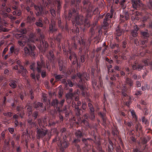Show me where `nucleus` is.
<instances>
[{"instance_id": "1", "label": "nucleus", "mask_w": 152, "mask_h": 152, "mask_svg": "<svg viewBox=\"0 0 152 152\" xmlns=\"http://www.w3.org/2000/svg\"><path fill=\"white\" fill-rule=\"evenodd\" d=\"M80 2V0H71V4L74 7L70 9L68 16L65 17L66 20H69L72 19L73 26H75L72 29V31L74 34L76 33L77 35L79 32V28H82L83 26L82 29L84 30L86 27L90 26V24L88 18L91 17L92 15L91 11L89 8L91 4L90 1L88 0H84L83 1V8L87 11L86 18L84 20L83 16L79 14L80 10L79 4Z\"/></svg>"}, {"instance_id": "2", "label": "nucleus", "mask_w": 152, "mask_h": 152, "mask_svg": "<svg viewBox=\"0 0 152 152\" xmlns=\"http://www.w3.org/2000/svg\"><path fill=\"white\" fill-rule=\"evenodd\" d=\"M112 17V15L109 13H107L105 16L101 28L100 26H97L96 23H93L91 25L89 30V34L91 35V37L88 39L86 42V40L81 36L80 39L75 36L72 38V41L73 42V44H72V48L75 50L77 49V45H80V47L79 48L78 55L80 56V60L82 63L84 62L85 56V55L82 54V53L83 52L85 54H86L89 51L88 47L91 44V38L93 37L96 33L98 32V35H100L102 32V29H106L107 28L108 25V22Z\"/></svg>"}, {"instance_id": "3", "label": "nucleus", "mask_w": 152, "mask_h": 152, "mask_svg": "<svg viewBox=\"0 0 152 152\" xmlns=\"http://www.w3.org/2000/svg\"><path fill=\"white\" fill-rule=\"evenodd\" d=\"M71 78L73 80H76L77 82V86L81 90L82 96L84 97H88L89 95L87 91V89L86 86L87 84L86 81L90 79L89 75L86 72L82 73L78 72L76 74L72 76Z\"/></svg>"}, {"instance_id": "4", "label": "nucleus", "mask_w": 152, "mask_h": 152, "mask_svg": "<svg viewBox=\"0 0 152 152\" xmlns=\"http://www.w3.org/2000/svg\"><path fill=\"white\" fill-rule=\"evenodd\" d=\"M72 107L75 108V112L78 121L76 122V124L77 125H80V124L82 126L85 127L86 129L90 128L91 130L93 128L96 130V127L99 124H96L95 126H91L87 121L89 117L87 114L83 115L82 120L81 118V115L83 112L82 110L79 108L77 105L76 103L74 101L72 102Z\"/></svg>"}, {"instance_id": "5", "label": "nucleus", "mask_w": 152, "mask_h": 152, "mask_svg": "<svg viewBox=\"0 0 152 152\" xmlns=\"http://www.w3.org/2000/svg\"><path fill=\"white\" fill-rule=\"evenodd\" d=\"M42 96V100L43 102H45V105H46L47 107H49L50 105L53 106L54 108L57 109V110L59 112L64 111L66 116L67 117L68 116L69 112L66 107H65L63 110L61 108L65 101L64 99H62L59 102L57 99H53L50 104V100L47 98L46 94H43Z\"/></svg>"}, {"instance_id": "6", "label": "nucleus", "mask_w": 152, "mask_h": 152, "mask_svg": "<svg viewBox=\"0 0 152 152\" xmlns=\"http://www.w3.org/2000/svg\"><path fill=\"white\" fill-rule=\"evenodd\" d=\"M37 33L31 32L29 35V38L32 42L35 39L37 41L39 40L40 42V49L42 50H46L48 47V45L47 42L45 40V36L43 32L39 28L37 29Z\"/></svg>"}, {"instance_id": "7", "label": "nucleus", "mask_w": 152, "mask_h": 152, "mask_svg": "<svg viewBox=\"0 0 152 152\" xmlns=\"http://www.w3.org/2000/svg\"><path fill=\"white\" fill-rule=\"evenodd\" d=\"M62 49L64 53L66 55L73 65L77 63V66L80 65V63L77 61V57L75 53L70 48V44L68 41L64 42L62 45Z\"/></svg>"}, {"instance_id": "8", "label": "nucleus", "mask_w": 152, "mask_h": 152, "mask_svg": "<svg viewBox=\"0 0 152 152\" xmlns=\"http://www.w3.org/2000/svg\"><path fill=\"white\" fill-rule=\"evenodd\" d=\"M148 51H146L145 52H142L140 53V55L142 56H145L147 57L146 59L143 60L142 63L136 64H134L132 66V68L133 70H136L140 71L142 69L143 66H148V62L150 59H151L152 55L149 54Z\"/></svg>"}, {"instance_id": "9", "label": "nucleus", "mask_w": 152, "mask_h": 152, "mask_svg": "<svg viewBox=\"0 0 152 152\" xmlns=\"http://www.w3.org/2000/svg\"><path fill=\"white\" fill-rule=\"evenodd\" d=\"M95 72L94 67L92 66L91 68V75L92 85L93 87L95 89L97 90L102 88V80L101 76H99L98 79L94 76Z\"/></svg>"}, {"instance_id": "10", "label": "nucleus", "mask_w": 152, "mask_h": 152, "mask_svg": "<svg viewBox=\"0 0 152 152\" xmlns=\"http://www.w3.org/2000/svg\"><path fill=\"white\" fill-rule=\"evenodd\" d=\"M19 32L22 34H15V37L18 39V44L21 46H23L25 44L27 40L26 36L24 34L26 33L27 30L26 28H21L19 29Z\"/></svg>"}, {"instance_id": "11", "label": "nucleus", "mask_w": 152, "mask_h": 152, "mask_svg": "<svg viewBox=\"0 0 152 152\" xmlns=\"http://www.w3.org/2000/svg\"><path fill=\"white\" fill-rule=\"evenodd\" d=\"M37 70L38 73H41V77L42 78H44L46 75V71L44 69L45 67V62L41 57V59L40 61L37 62Z\"/></svg>"}, {"instance_id": "12", "label": "nucleus", "mask_w": 152, "mask_h": 152, "mask_svg": "<svg viewBox=\"0 0 152 152\" xmlns=\"http://www.w3.org/2000/svg\"><path fill=\"white\" fill-rule=\"evenodd\" d=\"M57 141L59 142L60 144L61 145L60 150L61 152H64V148H67L69 145V143L67 141L66 138L64 140L62 138L59 137L58 134L55 138L53 140L52 143H54Z\"/></svg>"}, {"instance_id": "13", "label": "nucleus", "mask_w": 152, "mask_h": 152, "mask_svg": "<svg viewBox=\"0 0 152 152\" xmlns=\"http://www.w3.org/2000/svg\"><path fill=\"white\" fill-rule=\"evenodd\" d=\"M28 124V128L26 130V135L27 137L30 136V131L32 132L34 129H37V128H39L35 122L32 121L31 118H29L27 120Z\"/></svg>"}, {"instance_id": "14", "label": "nucleus", "mask_w": 152, "mask_h": 152, "mask_svg": "<svg viewBox=\"0 0 152 152\" xmlns=\"http://www.w3.org/2000/svg\"><path fill=\"white\" fill-rule=\"evenodd\" d=\"M15 62L17 64V65L14 66L13 69L15 70H18V67H19L20 70H18V73L19 74H21L23 76H25L26 74L27 70L22 65L20 61L18 59H16L15 61Z\"/></svg>"}, {"instance_id": "15", "label": "nucleus", "mask_w": 152, "mask_h": 152, "mask_svg": "<svg viewBox=\"0 0 152 152\" xmlns=\"http://www.w3.org/2000/svg\"><path fill=\"white\" fill-rule=\"evenodd\" d=\"M35 49V47L34 45L29 44L28 46L24 48V51L26 54L30 56L33 57H34L35 56V53L34 50Z\"/></svg>"}, {"instance_id": "16", "label": "nucleus", "mask_w": 152, "mask_h": 152, "mask_svg": "<svg viewBox=\"0 0 152 152\" xmlns=\"http://www.w3.org/2000/svg\"><path fill=\"white\" fill-rule=\"evenodd\" d=\"M31 7H34L36 10V14L37 16L43 15L44 14L43 8L42 7V4L39 3L38 5H37L31 2Z\"/></svg>"}, {"instance_id": "17", "label": "nucleus", "mask_w": 152, "mask_h": 152, "mask_svg": "<svg viewBox=\"0 0 152 152\" xmlns=\"http://www.w3.org/2000/svg\"><path fill=\"white\" fill-rule=\"evenodd\" d=\"M36 132V136L37 139L43 138L47 134L48 136V140H49L50 138V136L48 133V131L47 130H44L42 128L40 129L39 127L37 128Z\"/></svg>"}, {"instance_id": "18", "label": "nucleus", "mask_w": 152, "mask_h": 152, "mask_svg": "<svg viewBox=\"0 0 152 152\" xmlns=\"http://www.w3.org/2000/svg\"><path fill=\"white\" fill-rule=\"evenodd\" d=\"M84 133L83 132L82 130H76L75 135L77 138L74 139L72 142L73 144L77 143L80 141L81 139L82 138L84 135Z\"/></svg>"}, {"instance_id": "19", "label": "nucleus", "mask_w": 152, "mask_h": 152, "mask_svg": "<svg viewBox=\"0 0 152 152\" xmlns=\"http://www.w3.org/2000/svg\"><path fill=\"white\" fill-rule=\"evenodd\" d=\"M35 63H33L31 64L30 66V69L33 72H34L35 70L37 69V68H36L35 67ZM40 73H38V74H37L36 76L35 73L33 72L31 74L30 76L32 78L34 79V81H36V78L37 80H39V79L40 77Z\"/></svg>"}, {"instance_id": "20", "label": "nucleus", "mask_w": 152, "mask_h": 152, "mask_svg": "<svg viewBox=\"0 0 152 152\" xmlns=\"http://www.w3.org/2000/svg\"><path fill=\"white\" fill-rule=\"evenodd\" d=\"M32 106L37 110H39L42 112L46 110V107H44L43 104L40 102H35L32 104Z\"/></svg>"}, {"instance_id": "21", "label": "nucleus", "mask_w": 152, "mask_h": 152, "mask_svg": "<svg viewBox=\"0 0 152 152\" xmlns=\"http://www.w3.org/2000/svg\"><path fill=\"white\" fill-rule=\"evenodd\" d=\"M2 10L1 14L4 18H6L8 16V14L6 12H9L11 11L10 8L7 7L6 6V3L4 2L2 4Z\"/></svg>"}, {"instance_id": "22", "label": "nucleus", "mask_w": 152, "mask_h": 152, "mask_svg": "<svg viewBox=\"0 0 152 152\" xmlns=\"http://www.w3.org/2000/svg\"><path fill=\"white\" fill-rule=\"evenodd\" d=\"M58 63L59 70L62 71L63 73H65L66 72V64L62 60L59 59L58 60Z\"/></svg>"}, {"instance_id": "23", "label": "nucleus", "mask_w": 152, "mask_h": 152, "mask_svg": "<svg viewBox=\"0 0 152 152\" xmlns=\"http://www.w3.org/2000/svg\"><path fill=\"white\" fill-rule=\"evenodd\" d=\"M19 51L18 48H16L15 46L12 45L10 48L9 55H17L18 54Z\"/></svg>"}, {"instance_id": "24", "label": "nucleus", "mask_w": 152, "mask_h": 152, "mask_svg": "<svg viewBox=\"0 0 152 152\" xmlns=\"http://www.w3.org/2000/svg\"><path fill=\"white\" fill-rule=\"evenodd\" d=\"M12 8L15 10L12 13L13 15H17L20 16L21 14V11L20 10L18 9L17 6H15L12 4L11 5Z\"/></svg>"}, {"instance_id": "25", "label": "nucleus", "mask_w": 152, "mask_h": 152, "mask_svg": "<svg viewBox=\"0 0 152 152\" xmlns=\"http://www.w3.org/2000/svg\"><path fill=\"white\" fill-rule=\"evenodd\" d=\"M132 6L134 8L137 10L140 7L141 4L140 0H131Z\"/></svg>"}, {"instance_id": "26", "label": "nucleus", "mask_w": 152, "mask_h": 152, "mask_svg": "<svg viewBox=\"0 0 152 152\" xmlns=\"http://www.w3.org/2000/svg\"><path fill=\"white\" fill-rule=\"evenodd\" d=\"M49 28L50 32L53 33L56 31L57 29L55 27V22L54 20H51V23L49 24Z\"/></svg>"}, {"instance_id": "27", "label": "nucleus", "mask_w": 152, "mask_h": 152, "mask_svg": "<svg viewBox=\"0 0 152 152\" xmlns=\"http://www.w3.org/2000/svg\"><path fill=\"white\" fill-rule=\"evenodd\" d=\"M18 83V80L15 79L10 80L9 82V86L13 88H15L17 86V83Z\"/></svg>"}, {"instance_id": "28", "label": "nucleus", "mask_w": 152, "mask_h": 152, "mask_svg": "<svg viewBox=\"0 0 152 152\" xmlns=\"http://www.w3.org/2000/svg\"><path fill=\"white\" fill-rule=\"evenodd\" d=\"M120 20L121 22H124L125 20H127L129 19V13L128 12H126L125 15H120Z\"/></svg>"}, {"instance_id": "29", "label": "nucleus", "mask_w": 152, "mask_h": 152, "mask_svg": "<svg viewBox=\"0 0 152 152\" xmlns=\"http://www.w3.org/2000/svg\"><path fill=\"white\" fill-rule=\"evenodd\" d=\"M58 22L59 27H60L62 30L64 28V29L66 31H68L69 30V28H68V25L67 24H66V25L64 28V27L63 24L61 22L60 20V18H58Z\"/></svg>"}, {"instance_id": "30", "label": "nucleus", "mask_w": 152, "mask_h": 152, "mask_svg": "<svg viewBox=\"0 0 152 152\" xmlns=\"http://www.w3.org/2000/svg\"><path fill=\"white\" fill-rule=\"evenodd\" d=\"M62 38V34L61 33H59L57 36L55 38V39L58 42V48L59 50H61V48L60 46V40Z\"/></svg>"}, {"instance_id": "31", "label": "nucleus", "mask_w": 152, "mask_h": 152, "mask_svg": "<svg viewBox=\"0 0 152 152\" xmlns=\"http://www.w3.org/2000/svg\"><path fill=\"white\" fill-rule=\"evenodd\" d=\"M73 96L74 94L73 93H68L66 94V101L68 103H70L72 101Z\"/></svg>"}, {"instance_id": "32", "label": "nucleus", "mask_w": 152, "mask_h": 152, "mask_svg": "<svg viewBox=\"0 0 152 152\" xmlns=\"http://www.w3.org/2000/svg\"><path fill=\"white\" fill-rule=\"evenodd\" d=\"M47 57L48 59L51 62L53 61V62L55 60V57L53 54V51L52 50L49 51L47 55Z\"/></svg>"}, {"instance_id": "33", "label": "nucleus", "mask_w": 152, "mask_h": 152, "mask_svg": "<svg viewBox=\"0 0 152 152\" xmlns=\"http://www.w3.org/2000/svg\"><path fill=\"white\" fill-rule=\"evenodd\" d=\"M134 30L132 31L131 33L132 36L134 37H136L137 36V32L139 29V28L137 25H136L134 26Z\"/></svg>"}, {"instance_id": "34", "label": "nucleus", "mask_w": 152, "mask_h": 152, "mask_svg": "<svg viewBox=\"0 0 152 152\" xmlns=\"http://www.w3.org/2000/svg\"><path fill=\"white\" fill-rule=\"evenodd\" d=\"M61 82L62 83L64 84L66 86H67L68 85H69L70 87H72L73 86V83L70 80H68L66 81L65 79H63Z\"/></svg>"}, {"instance_id": "35", "label": "nucleus", "mask_w": 152, "mask_h": 152, "mask_svg": "<svg viewBox=\"0 0 152 152\" xmlns=\"http://www.w3.org/2000/svg\"><path fill=\"white\" fill-rule=\"evenodd\" d=\"M38 122L39 125L40 126H47V124L45 118L42 120L40 119H38Z\"/></svg>"}, {"instance_id": "36", "label": "nucleus", "mask_w": 152, "mask_h": 152, "mask_svg": "<svg viewBox=\"0 0 152 152\" xmlns=\"http://www.w3.org/2000/svg\"><path fill=\"white\" fill-rule=\"evenodd\" d=\"M113 142L111 140L109 139V144L108 145L107 150L108 152H113Z\"/></svg>"}, {"instance_id": "37", "label": "nucleus", "mask_w": 152, "mask_h": 152, "mask_svg": "<svg viewBox=\"0 0 152 152\" xmlns=\"http://www.w3.org/2000/svg\"><path fill=\"white\" fill-rule=\"evenodd\" d=\"M56 3L57 4V9L58 13H59L60 10L61 8V5L62 4V2L60 0H57Z\"/></svg>"}, {"instance_id": "38", "label": "nucleus", "mask_w": 152, "mask_h": 152, "mask_svg": "<svg viewBox=\"0 0 152 152\" xmlns=\"http://www.w3.org/2000/svg\"><path fill=\"white\" fill-rule=\"evenodd\" d=\"M120 49L119 47L116 48V50L113 51V58L115 59L118 58V56L117 55L120 51Z\"/></svg>"}, {"instance_id": "39", "label": "nucleus", "mask_w": 152, "mask_h": 152, "mask_svg": "<svg viewBox=\"0 0 152 152\" xmlns=\"http://www.w3.org/2000/svg\"><path fill=\"white\" fill-rule=\"evenodd\" d=\"M99 115L101 117L102 119L103 124L104 125L106 124V114L105 113L100 112L99 113Z\"/></svg>"}, {"instance_id": "40", "label": "nucleus", "mask_w": 152, "mask_h": 152, "mask_svg": "<svg viewBox=\"0 0 152 152\" xmlns=\"http://www.w3.org/2000/svg\"><path fill=\"white\" fill-rule=\"evenodd\" d=\"M147 145H145L143 146L142 148H136L134 149L133 151V152H146L145 151V150L146 147Z\"/></svg>"}, {"instance_id": "41", "label": "nucleus", "mask_w": 152, "mask_h": 152, "mask_svg": "<svg viewBox=\"0 0 152 152\" xmlns=\"http://www.w3.org/2000/svg\"><path fill=\"white\" fill-rule=\"evenodd\" d=\"M147 42V39H145V40H141L140 42L137 39H134V43L137 46L139 45L140 44L144 45Z\"/></svg>"}, {"instance_id": "42", "label": "nucleus", "mask_w": 152, "mask_h": 152, "mask_svg": "<svg viewBox=\"0 0 152 152\" xmlns=\"http://www.w3.org/2000/svg\"><path fill=\"white\" fill-rule=\"evenodd\" d=\"M66 131V129L65 128H63L62 129H61V134L60 137L62 138L64 140H65L67 137Z\"/></svg>"}, {"instance_id": "43", "label": "nucleus", "mask_w": 152, "mask_h": 152, "mask_svg": "<svg viewBox=\"0 0 152 152\" xmlns=\"http://www.w3.org/2000/svg\"><path fill=\"white\" fill-rule=\"evenodd\" d=\"M126 84L129 85L130 88L133 86V81L132 79L127 77L126 80Z\"/></svg>"}, {"instance_id": "44", "label": "nucleus", "mask_w": 152, "mask_h": 152, "mask_svg": "<svg viewBox=\"0 0 152 152\" xmlns=\"http://www.w3.org/2000/svg\"><path fill=\"white\" fill-rule=\"evenodd\" d=\"M35 20V18L32 16H28L27 19V21L28 23H32Z\"/></svg>"}, {"instance_id": "45", "label": "nucleus", "mask_w": 152, "mask_h": 152, "mask_svg": "<svg viewBox=\"0 0 152 152\" xmlns=\"http://www.w3.org/2000/svg\"><path fill=\"white\" fill-rule=\"evenodd\" d=\"M35 24L37 26L40 27H42L43 26V24L42 18H39L38 20L36 21Z\"/></svg>"}, {"instance_id": "46", "label": "nucleus", "mask_w": 152, "mask_h": 152, "mask_svg": "<svg viewBox=\"0 0 152 152\" xmlns=\"http://www.w3.org/2000/svg\"><path fill=\"white\" fill-rule=\"evenodd\" d=\"M123 32V30L121 29L119 27V26H118L116 29L115 34L118 36H120L122 35Z\"/></svg>"}, {"instance_id": "47", "label": "nucleus", "mask_w": 152, "mask_h": 152, "mask_svg": "<svg viewBox=\"0 0 152 152\" xmlns=\"http://www.w3.org/2000/svg\"><path fill=\"white\" fill-rule=\"evenodd\" d=\"M126 86H124V88L122 89L121 94L122 96V98L126 97L127 95L126 93Z\"/></svg>"}, {"instance_id": "48", "label": "nucleus", "mask_w": 152, "mask_h": 152, "mask_svg": "<svg viewBox=\"0 0 152 152\" xmlns=\"http://www.w3.org/2000/svg\"><path fill=\"white\" fill-rule=\"evenodd\" d=\"M89 102L88 103V105L91 112H94V109L92 104V102L90 99L88 100Z\"/></svg>"}, {"instance_id": "49", "label": "nucleus", "mask_w": 152, "mask_h": 152, "mask_svg": "<svg viewBox=\"0 0 152 152\" xmlns=\"http://www.w3.org/2000/svg\"><path fill=\"white\" fill-rule=\"evenodd\" d=\"M53 76L55 77L56 80L57 81H58L60 80L64 77V75H57L56 74V73L54 74Z\"/></svg>"}, {"instance_id": "50", "label": "nucleus", "mask_w": 152, "mask_h": 152, "mask_svg": "<svg viewBox=\"0 0 152 152\" xmlns=\"http://www.w3.org/2000/svg\"><path fill=\"white\" fill-rule=\"evenodd\" d=\"M113 134L114 136L117 137L119 133L118 132L116 127H114L113 129Z\"/></svg>"}, {"instance_id": "51", "label": "nucleus", "mask_w": 152, "mask_h": 152, "mask_svg": "<svg viewBox=\"0 0 152 152\" xmlns=\"http://www.w3.org/2000/svg\"><path fill=\"white\" fill-rule=\"evenodd\" d=\"M141 33L142 37L145 39L148 37L149 36V34L147 32H141Z\"/></svg>"}, {"instance_id": "52", "label": "nucleus", "mask_w": 152, "mask_h": 152, "mask_svg": "<svg viewBox=\"0 0 152 152\" xmlns=\"http://www.w3.org/2000/svg\"><path fill=\"white\" fill-rule=\"evenodd\" d=\"M91 140V139L90 138H88L87 139H85L83 138H82V141L85 144V145L87 146L88 145V140Z\"/></svg>"}, {"instance_id": "53", "label": "nucleus", "mask_w": 152, "mask_h": 152, "mask_svg": "<svg viewBox=\"0 0 152 152\" xmlns=\"http://www.w3.org/2000/svg\"><path fill=\"white\" fill-rule=\"evenodd\" d=\"M15 127H16L18 126H20L21 127L23 125V123L22 122L19 121L18 120H15L14 121Z\"/></svg>"}, {"instance_id": "54", "label": "nucleus", "mask_w": 152, "mask_h": 152, "mask_svg": "<svg viewBox=\"0 0 152 152\" xmlns=\"http://www.w3.org/2000/svg\"><path fill=\"white\" fill-rule=\"evenodd\" d=\"M126 1L125 0H122V1L120 2V0H113V2L115 3L118 4V3H120V4L121 5H124V4Z\"/></svg>"}, {"instance_id": "55", "label": "nucleus", "mask_w": 152, "mask_h": 152, "mask_svg": "<svg viewBox=\"0 0 152 152\" xmlns=\"http://www.w3.org/2000/svg\"><path fill=\"white\" fill-rule=\"evenodd\" d=\"M19 116L21 117V118H23V116L21 113L19 114V115L17 114H15L13 116V118L15 120H18Z\"/></svg>"}, {"instance_id": "56", "label": "nucleus", "mask_w": 152, "mask_h": 152, "mask_svg": "<svg viewBox=\"0 0 152 152\" xmlns=\"http://www.w3.org/2000/svg\"><path fill=\"white\" fill-rule=\"evenodd\" d=\"M110 45L111 49H115L119 47L118 45L116 43L111 44Z\"/></svg>"}, {"instance_id": "57", "label": "nucleus", "mask_w": 152, "mask_h": 152, "mask_svg": "<svg viewBox=\"0 0 152 152\" xmlns=\"http://www.w3.org/2000/svg\"><path fill=\"white\" fill-rule=\"evenodd\" d=\"M107 68H108V72L109 73L110 72H113V73H114L115 71H114V70L113 69H112L110 71V69L112 68V65H111V64H110L109 65H107Z\"/></svg>"}, {"instance_id": "58", "label": "nucleus", "mask_w": 152, "mask_h": 152, "mask_svg": "<svg viewBox=\"0 0 152 152\" xmlns=\"http://www.w3.org/2000/svg\"><path fill=\"white\" fill-rule=\"evenodd\" d=\"M89 118L92 120H94L95 118V115L94 114V112H91Z\"/></svg>"}, {"instance_id": "59", "label": "nucleus", "mask_w": 152, "mask_h": 152, "mask_svg": "<svg viewBox=\"0 0 152 152\" xmlns=\"http://www.w3.org/2000/svg\"><path fill=\"white\" fill-rule=\"evenodd\" d=\"M32 104V105H29L28 106V107L27 108V110L28 111H29V114H30V113H31L32 111V108H33Z\"/></svg>"}, {"instance_id": "60", "label": "nucleus", "mask_w": 152, "mask_h": 152, "mask_svg": "<svg viewBox=\"0 0 152 152\" xmlns=\"http://www.w3.org/2000/svg\"><path fill=\"white\" fill-rule=\"evenodd\" d=\"M50 12L51 15L54 17L56 15V11L54 9L51 8L50 9Z\"/></svg>"}, {"instance_id": "61", "label": "nucleus", "mask_w": 152, "mask_h": 152, "mask_svg": "<svg viewBox=\"0 0 152 152\" xmlns=\"http://www.w3.org/2000/svg\"><path fill=\"white\" fill-rule=\"evenodd\" d=\"M8 50V46L6 47L2 53V57L5 55L7 51Z\"/></svg>"}, {"instance_id": "62", "label": "nucleus", "mask_w": 152, "mask_h": 152, "mask_svg": "<svg viewBox=\"0 0 152 152\" xmlns=\"http://www.w3.org/2000/svg\"><path fill=\"white\" fill-rule=\"evenodd\" d=\"M7 17H8V18L11 19L12 20H15L17 19L16 17L13 16L12 15H8V16Z\"/></svg>"}, {"instance_id": "63", "label": "nucleus", "mask_w": 152, "mask_h": 152, "mask_svg": "<svg viewBox=\"0 0 152 152\" xmlns=\"http://www.w3.org/2000/svg\"><path fill=\"white\" fill-rule=\"evenodd\" d=\"M133 78L135 80H138L141 78V76L140 75H137L136 74H134L133 76Z\"/></svg>"}, {"instance_id": "64", "label": "nucleus", "mask_w": 152, "mask_h": 152, "mask_svg": "<svg viewBox=\"0 0 152 152\" xmlns=\"http://www.w3.org/2000/svg\"><path fill=\"white\" fill-rule=\"evenodd\" d=\"M130 112L131 113L132 116L134 118H136V116L135 114L134 111L133 110H131Z\"/></svg>"}]
</instances>
